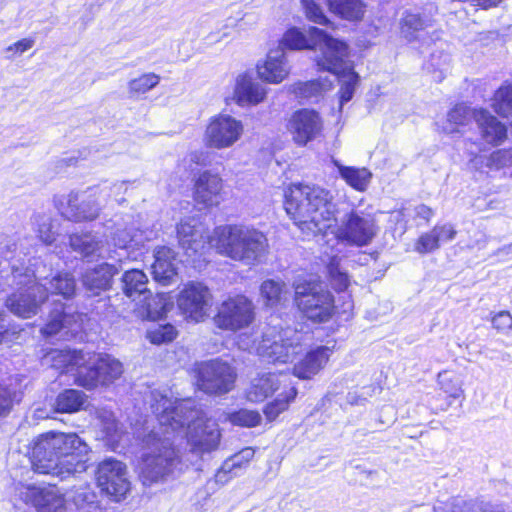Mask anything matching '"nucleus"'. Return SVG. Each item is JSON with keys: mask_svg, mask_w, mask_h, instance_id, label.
<instances>
[{"mask_svg": "<svg viewBox=\"0 0 512 512\" xmlns=\"http://www.w3.org/2000/svg\"><path fill=\"white\" fill-rule=\"evenodd\" d=\"M102 430L108 440L112 443H117L122 438V430L116 419L110 421L109 423L105 422L104 426H102Z\"/></svg>", "mask_w": 512, "mask_h": 512, "instance_id": "nucleus-61", "label": "nucleus"}, {"mask_svg": "<svg viewBox=\"0 0 512 512\" xmlns=\"http://www.w3.org/2000/svg\"><path fill=\"white\" fill-rule=\"evenodd\" d=\"M69 243L72 250L84 258H113L111 251L105 249L104 241L92 233L73 234Z\"/></svg>", "mask_w": 512, "mask_h": 512, "instance_id": "nucleus-27", "label": "nucleus"}, {"mask_svg": "<svg viewBox=\"0 0 512 512\" xmlns=\"http://www.w3.org/2000/svg\"><path fill=\"white\" fill-rule=\"evenodd\" d=\"M258 77L270 84L283 82L290 74V65L284 49L278 47L270 50L266 59L257 65Z\"/></svg>", "mask_w": 512, "mask_h": 512, "instance_id": "nucleus-20", "label": "nucleus"}, {"mask_svg": "<svg viewBox=\"0 0 512 512\" xmlns=\"http://www.w3.org/2000/svg\"><path fill=\"white\" fill-rule=\"evenodd\" d=\"M281 377L283 376L274 373H264L253 378L246 392L247 399L255 403L263 402L281 388L285 382Z\"/></svg>", "mask_w": 512, "mask_h": 512, "instance_id": "nucleus-28", "label": "nucleus"}, {"mask_svg": "<svg viewBox=\"0 0 512 512\" xmlns=\"http://www.w3.org/2000/svg\"><path fill=\"white\" fill-rule=\"evenodd\" d=\"M143 301L146 306V314L151 318H155L166 313L168 306L170 305L169 298L164 293L157 294L154 297L150 294L148 299Z\"/></svg>", "mask_w": 512, "mask_h": 512, "instance_id": "nucleus-53", "label": "nucleus"}, {"mask_svg": "<svg viewBox=\"0 0 512 512\" xmlns=\"http://www.w3.org/2000/svg\"><path fill=\"white\" fill-rule=\"evenodd\" d=\"M400 35L412 43L421 39V33L432 26V20L413 11H405L400 19Z\"/></svg>", "mask_w": 512, "mask_h": 512, "instance_id": "nucleus-30", "label": "nucleus"}, {"mask_svg": "<svg viewBox=\"0 0 512 512\" xmlns=\"http://www.w3.org/2000/svg\"><path fill=\"white\" fill-rule=\"evenodd\" d=\"M491 323L498 332L505 333L512 329V315L508 311H500L491 317Z\"/></svg>", "mask_w": 512, "mask_h": 512, "instance_id": "nucleus-58", "label": "nucleus"}, {"mask_svg": "<svg viewBox=\"0 0 512 512\" xmlns=\"http://www.w3.org/2000/svg\"><path fill=\"white\" fill-rule=\"evenodd\" d=\"M86 402V395L75 389L61 392L55 401L56 410L61 413H74L82 409Z\"/></svg>", "mask_w": 512, "mask_h": 512, "instance_id": "nucleus-40", "label": "nucleus"}, {"mask_svg": "<svg viewBox=\"0 0 512 512\" xmlns=\"http://www.w3.org/2000/svg\"><path fill=\"white\" fill-rule=\"evenodd\" d=\"M434 512H474V505L461 499H455L451 503L435 505Z\"/></svg>", "mask_w": 512, "mask_h": 512, "instance_id": "nucleus-57", "label": "nucleus"}, {"mask_svg": "<svg viewBox=\"0 0 512 512\" xmlns=\"http://www.w3.org/2000/svg\"><path fill=\"white\" fill-rule=\"evenodd\" d=\"M117 273L118 269L114 265L102 263L87 269L82 276V283L91 295H99L111 287L112 279Z\"/></svg>", "mask_w": 512, "mask_h": 512, "instance_id": "nucleus-25", "label": "nucleus"}, {"mask_svg": "<svg viewBox=\"0 0 512 512\" xmlns=\"http://www.w3.org/2000/svg\"><path fill=\"white\" fill-rule=\"evenodd\" d=\"M295 302L298 309L314 322H326L334 312L331 292L319 283L305 282L295 285Z\"/></svg>", "mask_w": 512, "mask_h": 512, "instance_id": "nucleus-10", "label": "nucleus"}, {"mask_svg": "<svg viewBox=\"0 0 512 512\" xmlns=\"http://www.w3.org/2000/svg\"><path fill=\"white\" fill-rule=\"evenodd\" d=\"M437 384L450 398L458 399L464 396L462 380L454 372L447 370L439 372L437 375Z\"/></svg>", "mask_w": 512, "mask_h": 512, "instance_id": "nucleus-44", "label": "nucleus"}, {"mask_svg": "<svg viewBox=\"0 0 512 512\" xmlns=\"http://www.w3.org/2000/svg\"><path fill=\"white\" fill-rule=\"evenodd\" d=\"M261 415L255 410L240 409L238 411L225 413L224 420L233 425L242 427H256L261 423Z\"/></svg>", "mask_w": 512, "mask_h": 512, "instance_id": "nucleus-47", "label": "nucleus"}, {"mask_svg": "<svg viewBox=\"0 0 512 512\" xmlns=\"http://www.w3.org/2000/svg\"><path fill=\"white\" fill-rule=\"evenodd\" d=\"M440 247V242L433 231L422 234L415 243L414 250L420 254H427L437 250Z\"/></svg>", "mask_w": 512, "mask_h": 512, "instance_id": "nucleus-56", "label": "nucleus"}, {"mask_svg": "<svg viewBox=\"0 0 512 512\" xmlns=\"http://www.w3.org/2000/svg\"><path fill=\"white\" fill-rule=\"evenodd\" d=\"M341 77V88H340V104L341 106L350 101L355 92L356 85L358 83V76L352 70V67H349V70L339 75Z\"/></svg>", "mask_w": 512, "mask_h": 512, "instance_id": "nucleus-52", "label": "nucleus"}, {"mask_svg": "<svg viewBox=\"0 0 512 512\" xmlns=\"http://www.w3.org/2000/svg\"><path fill=\"white\" fill-rule=\"evenodd\" d=\"M234 94L240 105H257L265 99L267 91L263 85L243 74L236 79Z\"/></svg>", "mask_w": 512, "mask_h": 512, "instance_id": "nucleus-29", "label": "nucleus"}, {"mask_svg": "<svg viewBox=\"0 0 512 512\" xmlns=\"http://www.w3.org/2000/svg\"><path fill=\"white\" fill-rule=\"evenodd\" d=\"M122 289L124 294L133 301L141 297L143 300H147L150 296L148 278L146 274L139 269H131L123 274Z\"/></svg>", "mask_w": 512, "mask_h": 512, "instance_id": "nucleus-31", "label": "nucleus"}, {"mask_svg": "<svg viewBox=\"0 0 512 512\" xmlns=\"http://www.w3.org/2000/svg\"><path fill=\"white\" fill-rule=\"evenodd\" d=\"M450 55L443 52L432 53L425 69L432 74L434 81L441 82L450 67Z\"/></svg>", "mask_w": 512, "mask_h": 512, "instance_id": "nucleus-45", "label": "nucleus"}, {"mask_svg": "<svg viewBox=\"0 0 512 512\" xmlns=\"http://www.w3.org/2000/svg\"><path fill=\"white\" fill-rule=\"evenodd\" d=\"M160 76L155 73H145L138 78L132 79L129 84V92L143 94L159 84Z\"/></svg>", "mask_w": 512, "mask_h": 512, "instance_id": "nucleus-51", "label": "nucleus"}, {"mask_svg": "<svg viewBox=\"0 0 512 512\" xmlns=\"http://www.w3.org/2000/svg\"><path fill=\"white\" fill-rule=\"evenodd\" d=\"M323 130V119L314 109H299L290 116L287 122V131L293 142L300 147L319 140L323 136Z\"/></svg>", "mask_w": 512, "mask_h": 512, "instance_id": "nucleus-16", "label": "nucleus"}, {"mask_svg": "<svg viewBox=\"0 0 512 512\" xmlns=\"http://www.w3.org/2000/svg\"><path fill=\"white\" fill-rule=\"evenodd\" d=\"M254 318L252 302L247 297L238 295L228 298L220 305L214 321L217 327L235 332L250 326Z\"/></svg>", "mask_w": 512, "mask_h": 512, "instance_id": "nucleus-15", "label": "nucleus"}, {"mask_svg": "<svg viewBox=\"0 0 512 512\" xmlns=\"http://www.w3.org/2000/svg\"><path fill=\"white\" fill-rule=\"evenodd\" d=\"M340 176L357 191H365L371 181L372 173L367 168L344 166L337 160L333 161Z\"/></svg>", "mask_w": 512, "mask_h": 512, "instance_id": "nucleus-35", "label": "nucleus"}, {"mask_svg": "<svg viewBox=\"0 0 512 512\" xmlns=\"http://www.w3.org/2000/svg\"><path fill=\"white\" fill-rule=\"evenodd\" d=\"M243 134L244 124L241 120L228 114H219L210 119L204 133V143L211 149H227L235 145Z\"/></svg>", "mask_w": 512, "mask_h": 512, "instance_id": "nucleus-14", "label": "nucleus"}, {"mask_svg": "<svg viewBox=\"0 0 512 512\" xmlns=\"http://www.w3.org/2000/svg\"><path fill=\"white\" fill-rule=\"evenodd\" d=\"M466 151L470 155L469 162L475 169H482L487 167L490 169L507 168L510 170L512 176V149H498L493 151L488 156L478 155L481 148L475 143L467 141L465 143Z\"/></svg>", "mask_w": 512, "mask_h": 512, "instance_id": "nucleus-22", "label": "nucleus"}, {"mask_svg": "<svg viewBox=\"0 0 512 512\" xmlns=\"http://www.w3.org/2000/svg\"><path fill=\"white\" fill-rule=\"evenodd\" d=\"M211 294L199 282H190L180 292L177 304L182 313L195 322L202 321L208 314Z\"/></svg>", "mask_w": 512, "mask_h": 512, "instance_id": "nucleus-18", "label": "nucleus"}, {"mask_svg": "<svg viewBox=\"0 0 512 512\" xmlns=\"http://www.w3.org/2000/svg\"><path fill=\"white\" fill-rule=\"evenodd\" d=\"M196 387L209 395H223L234 388L235 369L226 361L216 358L197 362L191 368Z\"/></svg>", "mask_w": 512, "mask_h": 512, "instance_id": "nucleus-9", "label": "nucleus"}, {"mask_svg": "<svg viewBox=\"0 0 512 512\" xmlns=\"http://www.w3.org/2000/svg\"><path fill=\"white\" fill-rule=\"evenodd\" d=\"M254 449L251 447H246L239 451L238 453L229 457L222 465L221 469L216 474V480L218 482H224L223 477L227 473H232L238 468H242L246 466L251 459L254 457ZM225 481H227L225 479Z\"/></svg>", "mask_w": 512, "mask_h": 512, "instance_id": "nucleus-41", "label": "nucleus"}, {"mask_svg": "<svg viewBox=\"0 0 512 512\" xmlns=\"http://www.w3.org/2000/svg\"><path fill=\"white\" fill-rule=\"evenodd\" d=\"M331 13L348 21L363 19L366 5L362 0H326Z\"/></svg>", "mask_w": 512, "mask_h": 512, "instance_id": "nucleus-34", "label": "nucleus"}, {"mask_svg": "<svg viewBox=\"0 0 512 512\" xmlns=\"http://www.w3.org/2000/svg\"><path fill=\"white\" fill-rule=\"evenodd\" d=\"M375 217L371 213L352 209L344 214L334 231L335 238L350 245H369L378 233Z\"/></svg>", "mask_w": 512, "mask_h": 512, "instance_id": "nucleus-11", "label": "nucleus"}, {"mask_svg": "<svg viewBox=\"0 0 512 512\" xmlns=\"http://www.w3.org/2000/svg\"><path fill=\"white\" fill-rule=\"evenodd\" d=\"M341 261V258L333 256L328 264L332 285L338 290H344L349 285V276L346 271L343 270Z\"/></svg>", "mask_w": 512, "mask_h": 512, "instance_id": "nucleus-50", "label": "nucleus"}, {"mask_svg": "<svg viewBox=\"0 0 512 512\" xmlns=\"http://www.w3.org/2000/svg\"><path fill=\"white\" fill-rule=\"evenodd\" d=\"M152 408L160 426L165 427L167 434H172L187 425V444L193 455L203 457L219 448L221 431L218 423L197 409L192 399L173 401L161 396Z\"/></svg>", "mask_w": 512, "mask_h": 512, "instance_id": "nucleus-1", "label": "nucleus"}, {"mask_svg": "<svg viewBox=\"0 0 512 512\" xmlns=\"http://www.w3.org/2000/svg\"><path fill=\"white\" fill-rule=\"evenodd\" d=\"M177 236L180 246L188 256L202 254L207 245H210L211 236L206 235L205 228L197 219L188 217L183 219L177 227Z\"/></svg>", "mask_w": 512, "mask_h": 512, "instance_id": "nucleus-19", "label": "nucleus"}, {"mask_svg": "<svg viewBox=\"0 0 512 512\" xmlns=\"http://www.w3.org/2000/svg\"><path fill=\"white\" fill-rule=\"evenodd\" d=\"M110 194L106 189H90L88 192H71L65 204L61 202L58 207L62 216L74 222L93 221L100 215L102 209L101 199L105 200Z\"/></svg>", "mask_w": 512, "mask_h": 512, "instance_id": "nucleus-13", "label": "nucleus"}, {"mask_svg": "<svg viewBox=\"0 0 512 512\" xmlns=\"http://www.w3.org/2000/svg\"><path fill=\"white\" fill-rule=\"evenodd\" d=\"M492 107L503 117H512V83L502 85L494 94Z\"/></svg>", "mask_w": 512, "mask_h": 512, "instance_id": "nucleus-46", "label": "nucleus"}, {"mask_svg": "<svg viewBox=\"0 0 512 512\" xmlns=\"http://www.w3.org/2000/svg\"><path fill=\"white\" fill-rule=\"evenodd\" d=\"M17 398L15 392H11L8 388L0 385V416L7 414L11 407L12 402Z\"/></svg>", "mask_w": 512, "mask_h": 512, "instance_id": "nucleus-60", "label": "nucleus"}, {"mask_svg": "<svg viewBox=\"0 0 512 512\" xmlns=\"http://www.w3.org/2000/svg\"><path fill=\"white\" fill-rule=\"evenodd\" d=\"M261 296L269 306H276L288 299L289 291L283 281L265 280L260 287Z\"/></svg>", "mask_w": 512, "mask_h": 512, "instance_id": "nucleus-39", "label": "nucleus"}, {"mask_svg": "<svg viewBox=\"0 0 512 512\" xmlns=\"http://www.w3.org/2000/svg\"><path fill=\"white\" fill-rule=\"evenodd\" d=\"M222 188L223 181L218 174L203 171L195 180L194 200L206 207L216 206L220 202Z\"/></svg>", "mask_w": 512, "mask_h": 512, "instance_id": "nucleus-21", "label": "nucleus"}, {"mask_svg": "<svg viewBox=\"0 0 512 512\" xmlns=\"http://www.w3.org/2000/svg\"><path fill=\"white\" fill-rule=\"evenodd\" d=\"M176 335L177 331L171 324L158 325L147 332V338L150 342L158 345L171 342Z\"/></svg>", "mask_w": 512, "mask_h": 512, "instance_id": "nucleus-54", "label": "nucleus"}, {"mask_svg": "<svg viewBox=\"0 0 512 512\" xmlns=\"http://www.w3.org/2000/svg\"><path fill=\"white\" fill-rule=\"evenodd\" d=\"M155 261L152 264V274L155 281L162 285L173 282L177 276L175 253L169 247H158L154 253Z\"/></svg>", "mask_w": 512, "mask_h": 512, "instance_id": "nucleus-26", "label": "nucleus"}, {"mask_svg": "<svg viewBox=\"0 0 512 512\" xmlns=\"http://www.w3.org/2000/svg\"><path fill=\"white\" fill-rule=\"evenodd\" d=\"M313 32L316 39L313 50L319 52L315 57L317 67L335 75L348 71L351 67L348 45L322 29H314Z\"/></svg>", "mask_w": 512, "mask_h": 512, "instance_id": "nucleus-12", "label": "nucleus"}, {"mask_svg": "<svg viewBox=\"0 0 512 512\" xmlns=\"http://www.w3.org/2000/svg\"><path fill=\"white\" fill-rule=\"evenodd\" d=\"M126 474V466L121 461L112 458L105 459L97 469L98 486L115 501H119L130 488Z\"/></svg>", "mask_w": 512, "mask_h": 512, "instance_id": "nucleus-17", "label": "nucleus"}, {"mask_svg": "<svg viewBox=\"0 0 512 512\" xmlns=\"http://www.w3.org/2000/svg\"><path fill=\"white\" fill-rule=\"evenodd\" d=\"M332 354L328 346H319L306 353L293 368V374L300 379H311L327 364Z\"/></svg>", "mask_w": 512, "mask_h": 512, "instance_id": "nucleus-23", "label": "nucleus"}, {"mask_svg": "<svg viewBox=\"0 0 512 512\" xmlns=\"http://www.w3.org/2000/svg\"><path fill=\"white\" fill-rule=\"evenodd\" d=\"M33 225L39 239L50 245L56 239L52 218L47 214H37L33 217Z\"/></svg>", "mask_w": 512, "mask_h": 512, "instance_id": "nucleus-49", "label": "nucleus"}, {"mask_svg": "<svg viewBox=\"0 0 512 512\" xmlns=\"http://www.w3.org/2000/svg\"><path fill=\"white\" fill-rule=\"evenodd\" d=\"M43 276L39 270L33 276L22 275L19 270L13 271V279L19 286L18 290L7 297L5 305L17 317L28 319L36 315L41 305L48 298V288L45 284L37 283L35 279Z\"/></svg>", "mask_w": 512, "mask_h": 512, "instance_id": "nucleus-7", "label": "nucleus"}, {"mask_svg": "<svg viewBox=\"0 0 512 512\" xmlns=\"http://www.w3.org/2000/svg\"><path fill=\"white\" fill-rule=\"evenodd\" d=\"M32 503L38 512H64L65 499L55 487H45L32 492Z\"/></svg>", "mask_w": 512, "mask_h": 512, "instance_id": "nucleus-32", "label": "nucleus"}, {"mask_svg": "<svg viewBox=\"0 0 512 512\" xmlns=\"http://www.w3.org/2000/svg\"><path fill=\"white\" fill-rule=\"evenodd\" d=\"M72 501L80 512H102L97 501V495L89 486L75 489Z\"/></svg>", "mask_w": 512, "mask_h": 512, "instance_id": "nucleus-43", "label": "nucleus"}, {"mask_svg": "<svg viewBox=\"0 0 512 512\" xmlns=\"http://www.w3.org/2000/svg\"><path fill=\"white\" fill-rule=\"evenodd\" d=\"M314 29H318L317 27H310L307 31V34L303 33L297 28L289 29L284 35L282 40L279 43V47L290 48V49H311L315 47L316 39H314Z\"/></svg>", "mask_w": 512, "mask_h": 512, "instance_id": "nucleus-36", "label": "nucleus"}, {"mask_svg": "<svg viewBox=\"0 0 512 512\" xmlns=\"http://www.w3.org/2000/svg\"><path fill=\"white\" fill-rule=\"evenodd\" d=\"M210 246L220 255L247 266L262 263L269 253L266 235L243 225L216 227L211 235Z\"/></svg>", "mask_w": 512, "mask_h": 512, "instance_id": "nucleus-5", "label": "nucleus"}, {"mask_svg": "<svg viewBox=\"0 0 512 512\" xmlns=\"http://www.w3.org/2000/svg\"><path fill=\"white\" fill-rule=\"evenodd\" d=\"M89 446L76 433L47 432L33 444L35 472L66 479L87 469Z\"/></svg>", "mask_w": 512, "mask_h": 512, "instance_id": "nucleus-2", "label": "nucleus"}, {"mask_svg": "<svg viewBox=\"0 0 512 512\" xmlns=\"http://www.w3.org/2000/svg\"><path fill=\"white\" fill-rule=\"evenodd\" d=\"M332 83L325 80H310V81H299L292 84L289 87V91L293 93L296 97L310 99L313 97H318L324 91H327L331 88Z\"/></svg>", "mask_w": 512, "mask_h": 512, "instance_id": "nucleus-38", "label": "nucleus"}, {"mask_svg": "<svg viewBox=\"0 0 512 512\" xmlns=\"http://www.w3.org/2000/svg\"><path fill=\"white\" fill-rule=\"evenodd\" d=\"M301 4L305 16L309 21L320 25H328L330 23L321 6L314 0H301Z\"/></svg>", "mask_w": 512, "mask_h": 512, "instance_id": "nucleus-55", "label": "nucleus"}, {"mask_svg": "<svg viewBox=\"0 0 512 512\" xmlns=\"http://www.w3.org/2000/svg\"><path fill=\"white\" fill-rule=\"evenodd\" d=\"M50 357L53 367L61 373L74 372L75 383L87 390L108 386L123 374L122 363L108 354L54 350Z\"/></svg>", "mask_w": 512, "mask_h": 512, "instance_id": "nucleus-4", "label": "nucleus"}, {"mask_svg": "<svg viewBox=\"0 0 512 512\" xmlns=\"http://www.w3.org/2000/svg\"><path fill=\"white\" fill-rule=\"evenodd\" d=\"M476 123L484 143L500 146L507 139L506 126L488 111L480 109L476 114Z\"/></svg>", "mask_w": 512, "mask_h": 512, "instance_id": "nucleus-24", "label": "nucleus"}, {"mask_svg": "<svg viewBox=\"0 0 512 512\" xmlns=\"http://www.w3.org/2000/svg\"><path fill=\"white\" fill-rule=\"evenodd\" d=\"M433 231L435 232L439 242L450 241V240L454 239V237L456 235L455 229L449 224H445L442 226H435L433 228Z\"/></svg>", "mask_w": 512, "mask_h": 512, "instance_id": "nucleus-63", "label": "nucleus"}, {"mask_svg": "<svg viewBox=\"0 0 512 512\" xmlns=\"http://www.w3.org/2000/svg\"><path fill=\"white\" fill-rule=\"evenodd\" d=\"M35 44L34 39L31 38H23L11 45H9L5 51L9 53L7 56L8 59H13L16 56H20L29 49H31Z\"/></svg>", "mask_w": 512, "mask_h": 512, "instance_id": "nucleus-59", "label": "nucleus"}, {"mask_svg": "<svg viewBox=\"0 0 512 512\" xmlns=\"http://www.w3.org/2000/svg\"><path fill=\"white\" fill-rule=\"evenodd\" d=\"M190 161L197 165H207L208 164V153L202 150H195L189 154Z\"/></svg>", "mask_w": 512, "mask_h": 512, "instance_id": "nucleus-64", "label": "nucleus"}, {"mask_svg": "<svg viewBox=\"0 0 512 512\" xmlns=\"http://www.w3.org/2000/svg\"><path fill=\"white\" fill-rule=\"evenodd\" d=\"M112 239L114 245L120 249H126L130 247L131 243L133 242L131 234L126 230H118L115 232Z\"/></svg>", "mask_w": 512, "mask_h": 512, "instance_id": "nucleus-62", "label": "nucleus"}, {"mask_svg": "<svg viewBox=\"0 0 512 512\" xmlns=\"http://www.w3.org/2000/svg\"><path fill=\"white\" fill-rule=\"evenodd\" d=\"M304 338L305 335L295 329L270 326L263 332L256 352L268 362H291L303 350Z\"/></svg>", "mask_w": 512, "mask_h": 512, "instance_id": "nucleus-8", "label": "nucleus"}, {"mask_svg": "<svg viewBox=\"0 0 512 512\" xmlns=\"http://www.w3.org/2000/svg\"><path fill=\"white\" fill-rule=\"evenodd\" d=\"M284 207L295 225L307 236L325 233L336 223L333 196L318 185H290L285 191Z\"/></svg>", "mask_w": 512, "mask_h": 512, "instance_id": "nucleus-3", "label": "nucleus"}, {"mask_svg": "<svg viewBox=\"0 0 512 512\" xmlns=\"http://www.w3.org/2000/svg\"><path fill=\"white\" fill-rule=\"evenodd\" d=\"M52 294H58L64 298H70L74 295L76 282L69 273L58 274L49 281Z\"/></svg>", "mask_w": 512, "mask_h": 512, "instance_id": "nucleus-48", "label": "nucleus"}, {"mask_svg": "<svg viewBox=\"0 0 512 512\" xmlns=\"http://www.w3.org/2000/svg\"><path fill=\"white\" fill-rule=\"evenodd\" d=\"M81 318L79 314H68L65 312L62 304L51 312L48 323L42 329L43 334L53 336L58 334L62 329L67 328L70 331H76L80 327L78 320Z\"/></svg>", "mask_w": 512, "mask_h": 512, "instance_id": "nucleus-33", "label": "nucleus"}, {"mask_svg": "<svg viewBox=\"0 0 512 512\" xmlns=\"http://www.w3.org/2000/svg\"><path fill=\"white\" fill-rule=\"evenodd\" d=\"M170 435L165 433V427L160 426V432H153L145 440L140 478L146 486L165 482L182 471L181 457Z\"/></svg>", "mask_w": 512, "mask_h": 512, "instance_id": "nucleus-6", "label": "nucleus"}, {"mask_svg": "<svg viewBox=\"0 0 512 512\" xmlns=\"http://www.w3.org/2000/svg\"><path fill=\"white\" fill-rule=\"evenodd\" d=\"M478 111L479 110H472L464 104L456 105L448 112L447 124L443 127V130L448 134L458 132L459 126L467 125L472 119L476 121Z\"/></svg>", "mask_w": 512, "mask_h": 512, "instance_id": "nucleus-37", "label": "nucleus"}, {"mask_svg": "<svg viewBox=\"0 0 512 512\" xmlns=\"http://www.w3.org/2000/svg\"><path fill=\"white\" fill-rule=\"evenodd\" d=\"M296 394L297 391L294 387H288L285 384L275 400L265 406L264 414L267 419L269 421L276 419L281 412L288 408L289 402L295 398Z\"/></svg>", "mask_w": 512, "mask_h": 512, "instance_id": "nucleus-42", "label": "nucleus"}]
</instances>
